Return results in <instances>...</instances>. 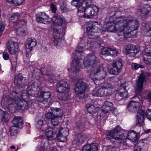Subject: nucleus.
Wrapping results in <instances>:
<instances>
[{"instance_id": "nucleus-1", "label": "nucleus", "mask_w": 151, "mask_h": 151, "mask_svg": "<svg viewBox=\"0 0 151 151\" xmlns=\"http://www.w3.org/2000/svg\"><path fill=\"white\" fill-rule=\"evenodd\" d=\"M138 24L132 17L121 16L114 19L112 22L104 24L102 30L117 33L118 36H123L127 39L134 36L133 32L137 29Z\"/></svg>"}, {"instance_id": "nucleus-2", "label": "nucleus", "mask_w": 151, "mask_h": 151, "mask_svg": "<svg viewBox=\"0 0 151 151\" xmlns=\"http://www.w3.org/2000/svg\"><path fill=\"white\" fill-rule=\"evenodd\" d=\"M29 91L27 94L25 91L22 93H18L16 91H13L9 94V96L7 97L4 96L2 98V101H5L9 105H13L15 108L19 110H25L28 108L29 101L25 99H29L28 94L32 96H35L39 98L38 100L41 102L46 104L47 103V100L49 98L51 93L49 92L41 91L38 93H32Z\"/></svg>"}, {"instance_id": "nucleus-3", "label": "nucleus", "mask_w": 151, "mask_h": 151, "mask_svg": "<svg viewBox=\"0 0 151 151\" xmlns=\"http://www.w3.org/2000/svg\"><path fill=\"white\" fill-rule=\"evenodd\" d=\"M125 131L121 130V127L118 126L112 130L106 133L107 137L106 139L107 140H110L112 143L116 142L120 143L122 146L127 145L131 147L132 145L128 143L131 142L133 144L135 142L137 139V135L133 130L129 132L127 134V138L128 140H127L124 142V140L125 139Z\"/></svg>"}, {"instance_id": "nucleus-4", "label": "nucleus", "mask_w": 151, "mask_h": 151, "mask_svg": "<svg viewBox=\"0 0 151 151\" xmlns=\"http://www.w3.org/2000/svg\"><path fill=\"white\" fill-rule=\"evenodd\" d=\"M63 29L55 28L54 30L53 36L52 39V43L56 47L60 48L63 46L64 40L63 39Z\"/></svg>"}, {"instance_id": "nucleus-5", "label": "nucleus", "mask_w": 151, "mask_h": 151, "mask_svg": "<svg viewBox=\"0 0 151 151\" xmlns=\"http://www.w3.org/2000/svg\"><path fill=\"white\" fill-rule=\"evenodd\" d=\"M91 74L98 76V78L94 81V83L96 84L97 82L100 81V80L104 79L106 75V72L102 66H99L93 70L91 72Z\"/></svg>"}, {"instance_id": "nucleus-6", "label": "nucleus", "mask_w": 151, "mask_h": 151, "mask_svg": "<svg viewBox=\"0 0 151 151\" xmlns=\"http://www.w3.org/2000/svg\"><path fill=\"white\" fill-rule=\"evenodd\" d=\"M99 27H100V25L98 22L94 21L91 22L89 24L86 29L88 35H97L96 33L100 31L99 28Z\"/></svg>"}, {"instance_id": "nucleus-7", "label": "nucleus", "mask_w": 151, "mask_h": 151, "mask_svg": "<svg viewBox=\"0 0 151 151\" xmlns=\"http://www.w3.org/2000/svg\"><path fill=\"white\" fill-rule=\"evenodd\" d=\"M112 68L110 70L109 72L112 74L117 75L122 71V64L119 60H115L111 63Z\"/></svg>"}, {"instance_id": "nucleus-8", "label": "nucleus", "mask_w": 151, "mask_h": 151, "mask_svg": "<svg viewBox=\"0 0 151 151\" xmlns=\"http://www.w3.org/2000/svg\"><path fill=\"white\" fill-rule=\"evenodd\" d=\"M36 16V20L37 22L44 24H49L52 22V18L49 17L45 12H40L37 14Z\"/></svg>"}, {"instance_id": "nucleus-9", "label": "nucleus", "mask_w": 151, "mask_h": 151, "mask_svg": "<svg viewBox=\"0 0 151 151\" xmlns=\"http://www.w3.org/2000/svg\"><path fill=\"white\" fill-rule=\"evenodd\" d=\"M98 63L97 58L94 55H89L85 58L83 60V63L86 68L90 66H93Z\"/></svg>"}, {"instance_id": "nucleus-10", "label": "nucleus", "mask_w": 151, "mask_h": 151, "mask_svg": "<svg viewBox=\"0 0 151 151\" xmlns=\"http://www.w3.org/2000/svg\"><path fill=\"white\" fill-rule=\"evenodd\" d=\"M58 132L56 135V138L59 142H65L67 141L66 137L68 134L69 130L67 128H61L60 130H57Z\"/></svg>"}, {"instance_id": "nucleus-11", "label": "nucleus", "mask_w": 151, "mask_h": 151, "mask_svg": "<svg viewBox=\"0 0 151 151\" xmlns=\"http://www.w3.org/2000/svg\"><path fill=\"white\" fill-rule=\"evenodd\" d=\"M99 12L98 7L95 5L86 8L85 12L84 14V18H91L93 16H96Z\"/></svg>"}, {"instance_id": "nucleus-12", "label": "nucleus", "mask_w": 151, "mask_h": 151, "mask_svg": "<svg viewBox=\"0 0 151 151\" xmlns=\"http://www.w3.org/2000/svg\"><path fill=\"white\" fill-rule=\"evenodd\" d=\"M87 38V44L88 46L89 47L94 46H97L98 45H100L101 44L100 40L99 39L98 36L96 35H88Z\"/></svg>"}, {"instance_id": "nucleus-13", "label": "nucleus", "mask_w": 151, "mask_h": 151, "mask_svg": "<svg viewBox=\"0 0 151 151\" xmlns=\"http://www.w3.org/2000/svg\"><path fill=\"white\" fill-rule=\"evenodd\" d=\"M105 90L101 88L99 86L96 87L93 91L91 93L93 96L102 97L103 96H109L111 94V91L109 90V91L105 92Z\"/></svg>"}, {"instance_id": "nucleus-14", "label": "nucleus", "mask_w": 151, "mask_h": 151, "mask_svg": "<svg viewBox=\"0 0 151 151\" xmlns=\"http://www.w3.org/2000/svg\"><path fill=\"white\" fill-rule=\"evenodd\" d=\"M52 22L55 26L65 25L66 23L65 19L62 18L60 14H55L52 18Z\"/></svg>"}, {"instance_id": "nucleus-15", "label": "nucleus", "mask_w": 151, "mask_h": 151, "mask_svg": "<svg viewBox=\"0 0 151 151\" xmlns=\"http://www.w3.org/2000/svg\"><path fill=\"white\" fill-rule=\"evenodd\" d=\"M86 84L81 80H79L77 82L75 88V92L78 95L84 93L85 91Z\"/></svg>"}, {"instance_id": "nucleus-16", "label": "nucleus", "mask_w": 151, "mask_h": 151, "mask_svg": "<svg viewBox=\"0 0 151 151\" xmlns=\"http://www.w3.org/2000/svg\"><path fill=\"white\" fill-rule=\"evenodd\" d=\"M6 47L9 52L12 54H14L19 50L17 43L11 40L8 42Z\"/></svg>"}, {"instance_id": "nucleus-17", "label": "nucleus", "mask_w": 151, "mask_h": 151, "mask_svg": "<svg viewBox=\"0 0 151 151\" xmlns=\"http://www.w3.org/2000/svg\"><path fill=\"white\" fill-rule=\"evenodd\" d=\"M77 51H74L73 52V57L74 60L72 65V70L74 72H77L80 71L81 68L79 64V60L77 56H76Z\"/></svg>"}, {"instance_id": "nucleus-18", "label": "nucleus", "mask_w": 151, "mask_h": 151, "mask_svg": "<svg viewBox=\"0 0 151 151\" xmlns=\"http://www.w3.org/2000/svg\"><path fill=\"white\" fill-rule=\"evenodd\" d=\"M57 130V128H54L53 129L49 127H47L46 129H44L45 132L46 136L47 137L48 141L54 139L56 138Z\"/></svg>"}, {"instance_id": "nucleus-19", "label": "nucleus", "mask_w": 151, "mask_h": 151, "mask_svg": "<svg viewBox=\"0 0 151 151\" xmlns=\"http://www.w3.org/2000/svg\"><path fill=\"white\" fill-rule=\"evenodd\" d=\"M27 80L22 76H17L15 77L14 82L16 86L19 88H23L27 84Z\"/></svg>"}, {"instance_id": "nucleus-20", "label": "nucleus", "mask_w": 151, "mask_h": 151, "mask_svg": "<svg viewBox=\"0 0 151 151\" xmlns=\"http://www.w3.org/2000/svg\"><path fill=\"white\" fill-rule=\"evenodd\" d=\"M57 88L59 93H67L69 90V85L67 82L63 81L57 84Z\"/></svg>"}, {"instance_id": "nucleus-21", "label": "nucleus", "mask_w": 151, "mask_h": 151, "mask_svg": "<svg viewBox=\"0 0 151 151\" xmlns=\"http://www.w3.org/2000/svg\"><path fill=\"white\" fill-rule=\"evenodd\" d=\"M126 53L131 56H135L139 52V49L137 47L133 45H128L126 48Z\"/></svg>"}, {"instance_id": "nucleus-22", "label": "nucleus", "mask_w": 151, "mask_h": 151, "mask_svg": "<svg viewBox=\"0 0 151 151\" xmlns=\"http://www.w3.org/2000/svg\"><path fill=\"white\" fill-rule=\"evenodd\" d=\"M141 104L138 102L131 101L128 105V109L131 112L134 113L139 110Z\"/></svg>"}, {"instance_id": "nucleus-23", "label": "nucleus", "mask_w": 151, "mask_h": 151, "mask_svg": "<svg viewBox=\"0 0 151 151\" xmlns=\"http://www.w3.org/2000/svg\"><path fill=\"white\" fill-rule=\"evenodd\" d=\"M145 77L146 76L143 73H141L139 76L137 80L136 81V91L137 92L141 90Z\"/></svg>"}, {"instance_id": "nucleus-24", "label": "nucleus", "mask_w": 151, "mask_h": 151, "mask_svg": "<svg viewBox=\"0 0 151 151\" xmlns=\"http://www.w3.org/2000/svg\"><path fill=\"white\" fill-rule=\"evenodd\" d=\"M150 8L147 5H141L138 10V13L142 18L145 17L149 12Z\"/></svg>"}, {"instance_id": "nucleus-25", "label": "nucleus", "mask_w": 151, "mask_h": 151, "mask_svg": "<svg viewBox=\"0 0 151 151\" xmlns=\"http://www.w3.org/2000/svg\"><path fill=\"white\" fill-rule=\"evenodd\" d=\"M50 70L48 69V68H44L43 67H42L40 71L38 69H35L32 71V77H36L38 75V73H39L40 71L42 75H48V72Z\"/></svg>"}, {"instance_id": "nucleus-26", "label": "nucleus", "mask_w": 151, "mask_h": 151, "mask_svg": "<svg viewBox=\"0 0 151 151\" xmlns=\"http://www.w3.org/2000/svg\"><path fill=\"white\" fill-rule=\"evenodd\" d=\"M12 123L14 126L17 127L21 128L23 127V119L20 116H15L12 120Z\"/></svg>"}, {"instance_id": "nucleus-27", "label": "nucleus", "mask_w": 151, "mask_h": 151, "mask_svg": "<svg viewBox=\"0 0 151 151\" xmlns=\"http://www.w3.org/2000/svg\"><path fill=\"white\" fill-rule=\"evenodd\" d=\"M145 112L142 109H140L137 116V123L139 124L143 122L144 120Z\"/></svg>"}, {"instance_id": "nucleus-28", "label": "nucleus", "mask_w": 151, "mask_h": 151, "mask_svg": "<svg viewBox=\"0 0 151 151\" xmlns=\"http://www.w3.org/2000/svg\"><path fill=\"white\" fill-rule=\"evenodd\" d=\"M144 35L147 36H151V22L147 23L143 28Z\"/></svg>"}, {"instance_id": "nucleus-29", "label": "nucleus", "mask_w": 151, "mask_h": 151, "mask_svg": "<svg viewBox=\"0 0 151 151\" xmlns=\"http://www.w3.org/2000/svg\"><path fill=\"white\" fill-rule=\"evenodd\" d=\"M82 151H98L97 147L96 145L91 143L84 145Z\"/></svg>"}, {"instance_id": "nucleus-30", "label": "nucleus", "mask_w": 151, "mask_h": 151, "mask_svg": "<svg viewBox=\"0 0 151 151\" xmlns=\"http://www.w3.org/2000/svg\"><path fill=\"white\" fill-rule=\"evenodd\" d=\"M142 58L147 64L151 63V52H143L142 53Z\"/></svg>"}, {"instance_id": "nucleus-31", "label": "nucleus", "mask_w": 151, "mask_h": 151, "mask_svg": "<svg viewBox=\"0 0 151 151\" xmlns=\"http://www.w3.org/2000/svg\"><path fill=\"white\" fill-rule=\"evenodd\" d=\"M36 44L37 42L35 39L29 38L27 41L26 47L30 50H32L33 47H35Z\"/></svg>"}, {"instance_id": "nucleus-32", "label": "nucleus", "mask_w": 151, "mask_h": 151, "mask_svg": "<svg viewBox=\"0 0 151 151\" xmlns=\"http://www.w3.org/2000/svg\"><path fill=\"white\" fill-rule=\"evenodd\" d=\"M78 7V15L80 17H83L84 18V14L85 12L86 7L85 5H83V4L81 3V5H79Z\"/></svg>"}, {"instance_id": "nucleus-33", "label": "nucleus", "mask_w": 151, "mask_h": 151, "mask_svg": "<svg viewBox=\"0 0 151 151\" xmlns=\"http://www.w3.org/2000/svg\"><path fill=\"white\" fill-rule=\"evenodd\" d=\"M99 86L107 92L109 91V90H110L109 89L108 90V89L109 88H113V86L111 84L106 82L101 83Z\"/></svg>"}, {"instance_id": "nucleus-34", "label": "nucleus", "mask_w": 151, "mask_h": 151, "mask_svg": "<svg viewBox=\"0 0 151 151\" xmlns=\"http://www.w3.org/2000/svg\"><path fill=\"white\" fill-rule=\"evenodd\" d=\"M51 110L55 116L58 118L62 116V111L60 108H52Z\"/></svg>"}, {"instance_id": "nucleus-35", "label": "nucleus", "mask_w": 151, "mask_h": 151, "mask_svg": "<svg viewBox=\"0 0 151 151\" xmlns=\"http://www.w3.org/2000/svg\"><path fill=\"white\" fill-rule=\"evenodd\" d=\"M17 127L14 126H12L10 128V135L12 138H13V137H16L18 133Z\"/></svg>"}, {"instance_id": "nucleus-36", "label": "nucleus", "mask_w": 151, "mask_h": 151, "mask_svg": "<svg viewBox=\"0 0 151 151\" xmlns=\"http://www.w3.org/2000/svg\"><path fill=\"white\" fill-rule=\"evenodd\" d=\"M117 91L118 92L119 95H121V94L123 93L125 91H127L126 89L125 85L124 84H121L119 87H118Z\"/></svg>"}, {"instance_id": "nucleus-37", "label": "nucleus", "mask_w": 151, "mask_h": 151, "mask_svg": "<svg viewBox=\"0 0 151 151\" xmlns=\"http://www.w3.org/2000/svg\"><path fill=\"white\" fill-rule=\"evenodd\" d=\"M86 107L87 111L89 113L93 114L95 112V107L93 105L88 104H87Z\"/></svg>"}, {"instance_id": "nucleus-38", "label": "nucleus", "mask_w": 151, "mask_h": 151, "mask_svg": "<svg viewBox=\"0 0 151 151\" xmlns=\"http://www.w3.org/2000/svg\"><path fill=\"white\" fill-rule=\"evenodd\" d=\"M9 115L8 113L6 112L3 111V113L2 114L0 119L4 122H6L9 120Z\"/></svg>"}, {"instance_id": "nucleus-39", "label": "nucleus", "mask_w": 151, "mask_h": 151, "mask_svg": "<svg viewBox=\"0 0 151 151\" xmlns=\"http://www.w3.org/2000/svg\"><path fill=\"white\" fill-rule=\"evenodd\" d=\"M109 56L111 55L113 57L116 56L118 52L115 48L109 47Z\"/></svg>"}, {"instance_id": "nucleus-40", "label": "nucleus", "mask_w": 151, "mask_h": 151, "mask_svg": "<svg viewBox=\"0 0 151 151\" xmlns=\"http://www.w3.org/2000/svg\"><path fill=\"white\" fill-rule=\"evenodd\" d=\"M77 136L79 139L80 142H81L82 143L83 142L86 140L87 138L86 135L83 133L79 134Z\"/></svg>"}, {"instance_id": "nucleus-41", "label": "nucleus", "mask_w": 151, "mask_h": 151, "mask_svg": "<svg viewBox=\"0 0 151 151\" xmlns=\"http://www.w3.org/2000/svg\"><path fill=\"white\" fill-rule=\"evenodd\" d=\"M112 110V109L109 107H107V106L105 105L104 104L102 106L101 111L104 114L107 113Z\"/></svg>"}, {"instance_id": "nucleus-42", "label": "nucleus", "mask_w": 151, "mask_h": 151, "mask_svg": "<svg viewBox=\"0 0 151 151\" xmlns=\"http://www.w3.org/2000/svg\"><path fill=\"white\" fill-rule=\"evenodd\" d=\"M142 145V143L137 142L134 147V151H141Z\"/></svg>"}, {"instance_id": "nucleus-43", "label": "nucleus", "mask_w": 151, "mask_h": 151, "mask_svg": "<svg viewBox=\"0 0 151 151\" xmlns=\"http://www.w3.org/2000/svg\"><path fill=\"white\" fill-rule=\"evenodd\" d=\"M60 94L59 96H60V97L59 98L60 99H62L64 101L67 100L68 98V92L67 93H59Z\"/></svg>"}, {"instance_id": "nucleus-44", "label": "nucleus", "mask_w": 151, "mask_h": 151, "mask_svg": "<svg viewBox=\"0 0 151 151\" xmlns=\"http://www.w3.org/2000/svg\"><path fill=\"white\" fill-rule=\"evenodd\" d=\"M82 3L83 5H85L86 7V8L88 7H91L93 5L92 4V0H84Z\"/></svg>"}, {"instance_id": "nucleus-45", "label": "nucleus", "mask_w": 151, "mask_h": 151, "mask_svg": "<svg viewBox=\"0 0 151 151\" xmlns=\"http://www.w3.org/2000/svg\"><path fill=\"white\" fill-rule=\"evenodd\" d=\"M19 17V15L17 13H14L13 15L11 17V20L12 22L14 23L17 20Z\"/></svg>"}, {"instance_id": "nucleus-46", "label": "nucleus", "mask_w": 151, "mask_h": 151, "mask_svg": "<svg viewBox=\"0 0 151 151\" xmlns=\"http://www.w3.org/2000/svg\"><path fill=\"white\" fill-rule=\"evenodd\" d=\"M58 76H57L54 74H51L49 76V80L51 83H53L54 81L58 78Z\"/></svg>"}, {"instance_id": "nucleus-47", "label": "nucleus", "mask_w": 151, "mask_h": 151, "mask_svg": "<svg viewBox=\"0 0 151 151\" xmlns=\"http://www.w3.org/2000/svg\"><path fill=\"white\" fill-rule=\"evenodd\" d=\"M58 118L55 116L50 120L51 124L55 126L58 124L59 121L58 119Z\"/></svg>"}, {"instance_id": "nucleus-48", "label": "nucleus", "mask_w": 151, "mask_h": 151, "mask_svg": "<svg viewBox=\"0 0 151 151\" xmlns=\"http://www.w3.org/2000/svg\"><path fill=\"white\" fill-rule=\"evenodd\" d=\"M43 120L42 119L39 120L36 124V127L38 129H40L43 125Z\"/></svg>"}, {"instance_id": "nucleus-49", "label": "nucleus", "mask_w": 151, "mask_h": 151, "mask_svg": "<svg viewBox=\"0 0 151 151\" xmlns=\"http://www.w3.org/2000/svg\"><path fill=\"white\" fill-rule=\"evenodd\" d=\"M143 66L142 65L136 63H133L132 65V68L133 70H136L139 68H142Z\"/></svg>"}, {"instance_id": "nucleus-50", "label": "nucleus", "mask_w": 151, "mask_h": 151, "mask_svg": "<svg viewBox=\"0 0 151 151\" xmlns=\"http://www.w3.org/2000/svg\"><path fill=\"white\" fill-rule=\"evenodd\" d=\"M109 48H103L101 51V53L103 55L109 56Z\"/></svg>"}, {"instance_id": "nucleus-51", "label": "nucleus", "mask_w": 151, "mask_h": 151, "mask_svg": "<svg viewBox=\"0 0 151 151\" xmlns=\"http://www.w3.org/2000/svg\"><path fill=\"white\" fill-rule=\"evenodd\" d=\"M45 117L48 119H50V120L52 119L54 117H55V115L53 114V113L51 112H49L46 113L45 114Z\"/></svg>"}, {"instance_id": "nucleus-52", "label": "nucleus", "mask_w": 151, "mask_h": 151, "mask_svg": "<svg viewBox=\"0 0 151 151\" xmlns=\"http://www.w3.org/2000/svg\"><path fill=\"white\" fill-rule=\"evenodd\" d=\"M25 31L20 28L18 29L16 31V34L20 36H23L25 35Z\"/></svg>"}, {"instance_id": "nucleus-53", "label": "nucleus", "mask_w": 151, "mask_h": 151, "mask_svg": "<svg viewBox=\"0 0 151 151\" xmlns=\"http://www.w3.org/2000/svg\"><path fill=\"white\" fill-rule=\"evenodd\" d=\"M145 115L147 119L151 120V109H149L147 110L146 112Z\"/></svg>"}, {"instance_id": "nucleus-54", "label": "nucleus", "mask_w": 151, "mask_h": 151, "mask_svg": "<svg viewBox=\"0 0 151 151\" xmlns=\"http://www.w3.org/2000/svg\"><path fill=\"white\" fill-rule=\"evenodd\" d=\"M72 143L73 144H77L78 145H80L82 144L81 142H80L79 139H78V137L72 141Z\"/></svg>"}, {"instance_id": "nucleus-55", "label": "nucleus", "mask_w": 151, "mask_h": 151, "mask_svg": "<svg viewBox=\"0 0 151 151\" xmlns=\"http://www.w3.org/2000/svg\"><path fill=\"white\" fill-rule=\"evenodd\" d=\"M83 50V48L82 47H78V50H75L74 51H77V53L76 54V56L77 57L79 56L81 54L80 52H82Z\"/></svg>"}, {"instance_id": "nucleus-56", "label": "nucleus", "mask_w": 151, "mask_h": 151, "mask_svg": "<svg viewBox=\"0 0 151 151\" xmlns=\"http://www.w3.org/2000/svg\"><path fill=\"white\" fill-rule=\"evenodd\" d=\"M81 3V2H78L75 0H73L71 2L72 4L77 7L80 5Z\"/></svg>"}, {"instance_id": "nucleus-57", "label": "nucleus", "mask_w": 151, "mask_h": 151, "mask_svg": "<svg viewBox=\"0 0 151 151\" xmlns=\"http://www.w3.org/2000/svg\"><path fill=\"white\" fill-rule=\"evenodd\" d=\"M115 148L110 146H107L106 148V151H115Z\"/></svg>"}, {"instance_id": "nucleus-58", "label": "nucleus", "mask_w": 151, "mask_h": 151, "mask_svg": "<svg viewBox=\"0 0 151 151\" xmlns=\"http://www.w3.org/2000/svg\"><path fill=\"white\" fill-rule=\"evenodd\" d=\"M104 104L107 107H109L112 109L113 104L111 102L108 101H106L105 102Z\"/></svg>"}, {"instance_id": "nucleus-59", "label": "nucleus", "mask_w": 151, "mask_h": 151, "mask_svg": "<svg viewBox=\"0 0 151 151\" xmlns=\"http://www.w3.org/2000/svg\"><path fill=\"white\" fill-rule=\"evenodd\" d=\"M121 94V95H120L119 96L122 98H127L128 96L127 91H125L124 92H123Z\"/></svg>"}, {"instance_id": "nucleus-60", "label": "nucleus", "mask_w": 151, "mask_h": 151, "mask_svg": "<svg viewBox=\"0 0 151 151\" xmlns=\"http://www.w3.org/2000/svg\"><path fill=\"white\" fill-rule=\"evenodd\" d=\"M3 58L5 60H8L9 59V56L8 53L4 52L3 53Z\"/></svg>"}, {"instance_id": "nucleus-61", "label": "nucleus", "mask_w": 151, "mask_h": 151, "mask_svg": "<svg viewBox=\"0 0 151 151\" xmlns=\"http://www.w3.org/2000/svg\"><path fill=\"white\" fill-rule=\"evenodd\" d=\"M51 9L52 12L55 13L56 10H57L56 8L55 5L52 4L51 6Z\"/></svg>"}, {"instance_id": "nucleus-62", "label": "nucleus", "mask_w": 151, "mask_h": 151, "mask_svg": "<svg viewBox=\"0 0 151 151\" xmlns=\"http://www.w3.org/2000/svg\"><path fill=\"white\" fill-rule=\"evenodd\" d=\"M25 0H14V3L17 5L21 4Z\"/></svg>"}, {"instance_id": "nucleus-63", "label": "nucleus", "mask_w": 151, "mask_h": 151, "mask_svg": "<svg viewBox=\"0 0 151 151\" xmlns=\"http://www.w3.org/2000/svg\"><path fill=\"white\" fill-rule=\"evenodd\" d=\"M58 4H59L61 7H63V6L64 7H65L64 5V0H59L58 1Z\"/></svg>"}, {"instance_id": "nucleus-64", "label": "nucleus", "mask_w": 151, "mask_h": 151, "mask_svg": "<svg viewBox=\"0 0 151 151\" xmlns=\"http://www.w3.org/2000/svg\"><path fill=\"white\" fill-rule=\"evenodd\" d=\"M147 97L151 101V90L149 92L147 95Z\"/></svg>"}]
</instances>
